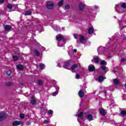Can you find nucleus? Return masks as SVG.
Masks as SVG:
<instances>
[{"label": "nucleus", "mask_w": 126, "mask_h": 126, "mask_svg": "<svg viewBox=\"0 0 126 126\" xmlns=\"http://www.w3.org/2000/svg\"><path fill=\"white\" fill-rule=\"evenodd\" d=\"M56 40L59 41L58 46L62 47V46H64L65 44V38L63 37V36L60 34H58L56 36Z\"/></svg>", "instance_id": "1"}, {"label": "nucleus", "mask_w": 126, "mask_h": 126, "mask_svg": "<svg viewBox=\"0 0 126 126\" xmlns=\"http://www.w3.org/2000/svg\"><path fill=\"white\" fill-rule=\"evenodd\" d=\"M6 118V114L4 112H1L0 113V121H2Z\"/></svg>", "instance_id": "2"}, {"label": "nucleus", "mask_w": 126, "mask_h": 126, "mask_svg": "<svg viewBox=\"0 0 126 126\" xmlns=\"http://www.w3.org/2000/svg\"><path fill=\"white\" fill-rule=\"evenodd\" d=\"M99 113L101 116L104 117L105 115H107V111L104 108H102L99 110Z\"/></svg>", "instance_id": "3"}, {"label": "nucleus", "mask_w": 126, "mask_h": 126, "mask_svg": "<svg viewBox=\"0 0 126 126\" xmlns=\"http://www.w3.org/2000/svg\"><path fill=\"white\" fill-rule=\"evenodd\" d=\"M47 7L48 9H52L54 7V4L51 1L48 2Z\"/></svg>", "instance_id": "4"}, {"label": "nucleus", "mask_w": 126, "mask_h": 126, "mask_svg": "<svg viewBox=\"0 0 126 126\" xmlns=\"http://www.w3.org/2000/svg\"><path fill=\"white\" fill-rule=\"evenodd\" d=\"M88 69L90 71H94L95 70V66L93 64H90L88 67Z\"/></svg>", "instance_id": "5"}, {"label": "nucleus", "mask_w": 126, "mask_h": 126, "mask_svg": "<svg viewBox=\"0 0 126 126\" xmlns=\"http://www.w3.org/2000/svg\"><path fill=\"white\" fill-rule=\"evenodd\" d=\"M86 118L89 120V122H91V121H93V116L90 114H87L86 115Z\"/></svg>", "instance_id": "6"}, {"label": "nucleus", "mask_w": 126, "mask_h": 126, "mask_svg": "<svg viewBox=\"0 0 126 126\" xmlns=\"http://www.w3.org/2000/svg\"><path fill=\"white\" fill-rule=\"evenodd\" d=\"M79 39L80 42L82 43V44H84V41L85 40L84 36L81 34L79 35Z\"/></svg>", "instance_id": "7"}, {"label": "nucleus", "mask_w": 126, "mask_h": 126, "mask_svg": "<svg viewBox=\"0 0 126 126\" xmlns=\"http://www.w3.org/2000/svg\"><path fill=\"white\" fill-rule=\"evenodd\" d=\"M78 66H80V63H78V64H74L71 67V70H74V69H75V68H77Z\"/></svg>", "instance_id": "8"}, {"label": "nucleus", "mask_w": 126, "mask_h": 126, "mask_svg": "<svg viewBox=\"0 0 126 126\" xmlns=\"http://www.w3.org/2000/svg\"><path fill=\"white\" fill-rule=\"evenodd\" d=\"M78 95L80 98L83 97V96H84V92H83V90H80L78 93Z\"/></svg>", "instance_id": "9"}, {"label": "nucleus", "mask_w": 126, "mask_h": 126, "mask_svg": "<svg viewBox=\"0 0 126 126\" xmlns=\"http://www.w3.org/2000/svg\"><path fill=\"white\" fill-rule=\"evenodd\" d=\"M21 124V122L20 121H14L12 123L13 126H19Z\"/></svg>", "instance_id": "10"}, {"label": "nucleus", "mask_w": 126, "mask_h": 126, "mask_svg": "<svg viewBox=\"0 0 126 126\" xmlns=\"http://www.w3.org/2000/svg\"><path fill=\"white\" fill-rule=\"evenodd\" d=\"M106 79V77H103V76H99L98 78V80L99 82H103L104 80Z\"/></svg>", "instance_id": "11"}, {"label": "nucleus", "mask_w": 126, "mask_h": 126, "mask_svg": "<svg viewBox=\"0 0 126 126\" xmlns=\"http://www.w3.org/2000/svg\"><path fill=\"white\" fill-rule=\"evenodd\" d=\"M4 28L5 31H8L11 29V26H10L8 25H6L4 27Z\"/></svg>", "instance_id": "12"}, {"label": "nucleus", "mask_w": 126, "mask_h": 126, "mask_svg": "<svg viewBox=\"0 0 126 126\" xmlns=\"http://www.w3.org/2000/svg\"><path fill=\"white\" fill-rule=\"evenodd\" d=\"M94 61L95 63H98L99 62H100L101 59L99 58V57H96L94 58Z\"/></svg>", "instance_id": "13"}, {"label": "nucleus", "mask_w": 126, "mask_h": 126, "mask_svg": "<svg viewBox=\"0 0 126 126\" xmlns=\"http://www.w3.org/2000/svg\"><path fill=\"white\" fill-rule=\"evenodd\" d=\"M70 64V63H69V62H66L63 65L64 68H66V69H68V66H69Z\"/></svg>", "instance_id": "14"}, {"label": "nucleus", "mask_w": 126, "mask_h": 126, "mask_svg": "<svg viewBox=\"0 0 126 126\" xmlns=\"http://www.w3.org/2000/svg\"><path fill=\"white\" fill-rule=\"evenodd\" d=\"M17 68L19 69V70H22L23 69V65H21V64H18L17 65Z\"/></svg>", "instance_id": "15"}, {"label": "nucleus", "mask_w": 126, "mask_h": 126, "mask_svg": "<svg viewBox=\"0 0 126 126\" xmlns=\"http://www.w3.org/2000/svg\"><path fill=\"white\" fill-rule=\"evenodd\" d=\"M31 103L32 104V105H35V104H36V100L34 99L33 96L32 97Z\"/></svg>", "instance_id": "16"}, {"label": "nucleus", "mask_w": 126, "mask_h": 126, "mask_svg": "<svg viewBox=\"0 0 126 126\" xmlns=\"http://www.w3.org/2000/svg\"><path fill=\"white\" fill-rule=\"evenodd\" d=\"M89 34H93V32H94V28H90L89 29Z\"/></svg>", "instance_id": "17"}, {"label": "nucleus", "mask_w": 126, "mask_h": 126, "mask_svg": "<svg viewBox=\"0 0 126 126\" xmlns=\"http://www.w3.org/2000/svg\"><path fill=\"white\" fill-rule=\"evenodd\" d=\"M12 58H13V60H14V61H15V62L19 60V57L18 56H12Z\"/></svg>", "instance_id": "18"}, {"label": "nucleus", "mask_w": 126, "mask_h": 126, "mask_svg": "<svg viewBox=\"0 0 126 126\" xmlns=\"http://www.w3.org/2000/svg\"><path fill=\"white\" fill-rule=\"evenodd\" d=\"M12 82L9 81V82H6L5 83V85H6V86H11V85H12Z\"/></svg>", "instance_id": "19"}, {"label": "nucleus", "mask_w": 126, "mask_h": 126, "mask_svg": "<svg viewBox=\"0 0 126 126\" xmlns=\"http://www.w3.org/2000/svg\"><path fill=\"white\" fill-rule=\"evenodd\" d=\"M114 83L117 85L120 83V81L117 79H113Z\"/></svg>", "instance_id": "20"}, {"label": "nucleus", "mask_w": 126, "mask_h": 126, "mask_svg": "<svg viewBox=\"0 0 126 126\" xmlns=\"http://www.w3.org/2000/svg\"><path fill=\"white\" fill-rule=\"evenodd\" d=\"M31 14H32V12H31V11L29 10V11H27L26 12V13H25V15H31Z\"/></svg>", "instance_id": "21"}, {"label": "nucleus", "mask_w": 126, "mask_h": 126, "mask_svg": "<svg viewBox=\"0 0 126 126\" xmlns=\"http://www.w3.org/2000/svg\"><path fill=\"white\" fill-rule=\"evenodd\" d=\"M36 57H39L40 56V53L36 50L33 51Z\"/></svg>", "instance_id": "22"}, {"label": "nucleus", "mask_w": 126, "mask_h": 126, "mask_svg": "<svg viewBox=\"0 0 126 126\" xmlns=\"http://www.w3.org/2000/svg\"><path fill=\"white\" fill-rule=\"evenodd\" d=\"M121 114L123 117L126 116V110H123L121 112Z\"/></svg>", "instance_id": "23"}, {"label": "nucleus", "mask_w": 126, "mask_h": 126, "mask_svg": "<svg viewBox=\"0 0 126 126\" xmlns=\"http://www.w3.org/2000/svg\"><path fill=\"white\" fill-rule=\"evenodd\" d=\"M79 8L80 10H83V8H84V5L80 4L79 5Z\"/></svg>", "instance_id": "24"}, {"label": "nucleus", "mask_w": 126, "mask_h": 126, "mask_svg": "<svg viewBox=\"0 0 126 126\" xmlns=\"http://www.w3.org/2000/svg\"><path fill=\"white\" fill-rule=\"evenodd\" d=\"M100 64L101 65H106L107 64V62L104 60L102 61L100 63Z\"/></svg>", "instance_id": "25"}, {"label": "nucleus", "mask_w": 126, "mask_h": 126, "mask_svg": "<svg viewBox=\"0 0 126 126\" xmlns=\"http://www.w3.org/2000/svg\"><path fill=\"white\" fill-rule=\"evenodd\" d=\"M63 4V0H62L58 3L59 6H62Z\"/></svg>", "instance_id": "26"}, {"label": "nucleus", "mask_w": 126, "mask_h": 126, "mask_svg": "<svg viewBox=\"0 0 126 126\" xmlns=\"http://www.w3.org/2000/svg\"><path fill=\"white\" fill-rule=\"evenodd\" d=\"M121 7L123 8H124V9H126V3H123Z\"/></svg>", "instance_id": "27"}, {"label": "nucleus", "mask_w": 126, "mask_h": 126, "mask_svg": "<svg viewBox=\"0 0 126 126\" xmlns=\"http://www.w3.org/2000/svg\"><path fill=\"white\" fill-rule=\"evenodd\" d=\"M83 115H84V113L83 112H82L80 114H78V117L79 118H81V117H82Z\"/></svg>", "instance_id": "28"}, {"label": "nucleus", "mask_w": 126, "mask_h": 126, "mask_svg": "<svg viewBox=\"0 0 126 126\" xmlns=\"http://www.w3.org/2000/svg\"><path fill=\"white\" fill-rule=\"evenodd\" d=\"M7 8H9V9H12V5L11 4H9L7 6Z\"/></svg>", "instance_id": "29"}, {"label": "nucleus", "mask_w": 126, "mask_h": 126, "mask_svg": "<svg viewBox=\"0 0 126 126\" xmlns=\"http://www.w3.org/2000/svg\"><path fill=\"white\" fill-rule=\"evenodd\" d=\"M39 66L41 69H44V68L45 67V65L44 64H40Z\"/></svg>", "instance_id": "30"}, {"label": "nucleus", "mask_w": 126, "mask_h": 126, "mask_svg": "<svg viewBox=\"0 0 126 126\" xmlns=\"http://www.w3.org/2000/svg\"><path fill=\"white\" fill-rule=\"evenodd\" d=\"M6 73L7 75H8V76H9V75H10V74H11V70H8V71H6Z\"/></svg>", "instance_id": "31"}, {"label": "nucleus", "mask_w": 126, "mask_h": 126, "mask_svg": "<svg viewBox=\"0 0 126 126\" xmlns=\"http://www.w3.org/2000/svg\"><path fill=\"white\" fill-rule=\"evenodd\" d=\"M59 93V92L57 91L55 92H54L53 94H52V96H57V95H58V94Z\"/></svg>", "instance_id": "32"}, {"label": "nucleus", "mask_w": 126, "mask_h": 126, "mask_svg": "<svg viewBox=\"0 0 126 126\" xmlns=\"http://www.w3.org/2000/svg\"><path fill=\"white\" fill-rule=\"evenodd\" d=\"M48 114L49 115H53V114H54V111H53L52 110H49L48 111Z\"/></svg>", "instance_id": "33"}, {"label": "nucleus", "mask_w": 126, "mask_h": 126, "mask_svg": "<svg viewBox=\"0 0 126 126\" xmlns=\"http://www.w3.org/2000/svg\"><path fill=\"white\" fill-rule=\"evenodd\" d=\"M55 30L57 32L61 31V30L60 29V28H58V27L56 26V28H55Z\"/></svg>", "instance_id": "34"}, {"label": "nucleus", "mask_w": 126, "mask_h": 126, "mask_svg": "<svg viewBox=\"0 0 126 126\" xmlns=\"http://www.w3.org/2000/svg\"><path fill=\"white\" fill-rule=\"evenodd\" d=\"M20 117L21 119H24L25 117V115L23 114H21L20 115Z\"/></svg>", "instance_id": "35"}, {"label": "nucleus", "mask_w": 126, "mask_h": 126, "mask_svg": "<svg viewBox=\"0 0 126 126\" xmlns=\"http://www.w3.org/2000/svg\"><path fill=\"white\" fill-rule=\"evenodd\" d=\"M121 63H125V62H126V58H122L121 60Z\"/></svg>", "instance_id": "36"}, {"label": "nucleus", "mask_w": 126, "mask_h": 126, "mask_svg": "<svg viewBox=\"0 0 126 126\" xmlns=\"http://www.w3.org/2000/svg\"><path fill=\"white\" fill-rule=\"evenodd\" d=\"M38 85H42L43 82H42L40 80H39L38 82Z\"/></svg>", "instance_id": "37"}, {"label": "nucleus", "mask_w": 126, "mask_h": 126, "mask_svg": "<svg viewBox=\"0 0 126 126\" xmlns=\"http://www.w3.org/2000/svg\"><path fill=\"white\" fill-rule=\"evenodd\" d=\"M106 68H107V67H106V66H104V65L101 66V69H102L103 70H105Z\"/></svg>", "instance_id": "38"}, {"label": "nucleus", "mask_w": 126, "mask_h": 126, "mask_svg": "<svg viewBox=\"0 0 126 126\" xmlns=\"http://www.w3.org/2000/svg\"><path fill=\"white\" fill-rule=\"evenodd\" d=\"M70 7V6H69V5H66L65 6V8H66V9H69Z\"/></svg>", "instance_id": "39"}, {"label": "nucleus", "mask_w": 126, "mask_h": 126, "mask_svg": "<svg viewBox=\"0 0 126 126\" xmlns=\"http://www.w3.org/2000/svg\"><path fill=\"white\" fill-rule=\"evenodd\" d=\"M79 77H80V76H79V75L76 74V79H79Z\"/></svg>", "instance_id": "40"}, {"label": "nucleus", "mask_w": 126, "mask_h": 126, "mask_svg": "<svg viewBox=\"0 0 126 126\" xmlns=\"http://www.w3.org/2000/svg\"><path fill=\"white\" fill-rule=\"evenodd\" d=\"M56 91H57L58 92H59V90L60 89V88L58 86L56 87Z\"/></svg>", "instance_id": "41"}, {"label": "nucleus", "mask_w": 126, "mask_h": 126, "mask_svg": "<svg viewBox=\"0 0 126 126\" xmlns=\"http://www.w3.org/2000/svg\"><path fill=\"white\" fill-rule=\"evenodd\" d=\"M73 36H74V37L75 38V39H77V38H78L77 35L74 34Z\"/></svg>", "instance_id": "42"}, {"label": "nucleus", "mask_w": 126, "mask_h": 126, "mask_svg": "<svg viewBox=\"0 0 126 126\" xmlns=\"http://www.w3.org/2000/svg\"><path fill=\"white\" fill-rule=\"evenodd\" d=\"M0 3H3L4 2V0H0Z\"/></svg>", "instance_id": "43"}, {"label": "nucleus", "mask_w": 126, "mask_h": 126, "mask_svg": "<svg viewBox=\"0 0 126 126\" xmlns=\"http://www.w3.org/2000/svg\"><path fill=\"white\" fill-rule=\"evenodd\" d=\"M101 49H102V48L99 47V48H98L97 51L99 52H100V51H101Z\"/></svg>", "instance_id": "44"}, {"label": "nucleus", "mask_w": 126, "mask_h": 126, "mask_svg": "<svg viewBox=\"0 0 126 126\" xmlns=\"http://www.w3.org/2000/svg\"><path fill=\"white\" fill-rule=\"evenodd\" d=\"M44 124H48V122L47 121V120H44Z\"/></svg>", "instance_id": "45"}, {"label": "nucleus", "mask_w": 126, "mask_h": 126, "mask_svg": "<svg viewBox=\"0 0 126 126\" xmlns=\"http://www.w3.org/2000/svg\"><path fill=\"white\" fill-rule=\"evenodd\" d=\"M104 93V94H107V92L106 91H104L103 92H101V93Z\"/></svg>", "instance_id": "46"}, {"label": "nucleus", "mask_w": 126, "mask_h": 126, "mask_svg": "<svg viewBox=\"0 0 126 126\" xmlns=\"http://www.w3.org/2000/svg\"><path fill=\"white\" fill-rule=\"evenodd\" d=\"M95 9H98V8H99V6H95Z\"/></svg>", "instance_id": "47"}, {"label": "nucleus", "mask_w": 126, "mask_h": 126, "mask_svg": "<svg viewBox=\"0 0 126 126\" xmlns=\"http://www.w3.org/2000/svg\"><path fill=\"white\" fill-rule=\"evenodd\" d=\"M76 52H77V50L76 49H74L73 52L74 53H76Z\"/></svg>", "instance_id": "48"}, {"label": "nucleus", "mask_w": 126, "mask_h": 126, "mask_svg": "<svg viewBox=\"0 0 126 126\" xmlns=\"http://www.w3.org/2000/svg\"><path fill=\"white\" fill-rule=\"evenodd\" d=\"M113 72H117V70H114L113 71Z\"/></svg>", "instance_id": "49"}, {"label": "nucleus", "mask_w": 126, "mask_h": 126, "mask_svg": "<svg viewBox=\"0 0 126 126\" xmlns=\"http://www.w3.org/2000/svg\"><path fill=\"white\" fill-rule=\"evenodd\" d=\"M125 87L126 89V84L125 85Z\"/></svg>", "instance_id": "50"}, {"label": "nucleus", "mask_w": 126, "mask_h": 126, "mask_svg": "<svg viewBox=\"0 0 126 126\" xmlns=\"http://www.w3.org/2000/svg\"><path fill=\"white\" fill-rule=\"evenodd\" d=\"M13 0V1H16V0Z\"/></svg>", "instance_id": "51"}]
</instances>
